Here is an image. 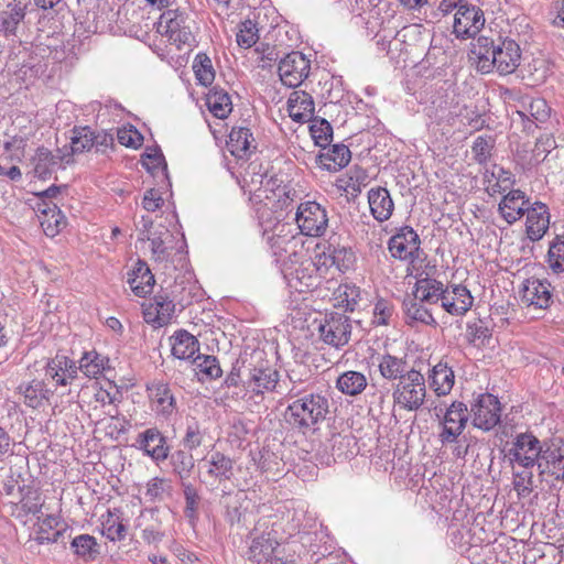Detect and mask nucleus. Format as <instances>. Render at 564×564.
<instances>
[{"label": "nucleus", "mask_w": 564, "mask_h": 564, "mask_svg": "<svg viewBox=\"0 0 564 564\" xmlns=\"http://www.w3.org/2000/svg\"><path fill=\"white\" fill-rule=\"evenodd\" d=\"M268 198L260 205L271 210H283L297 197L296 191L290 184H283L278 177H270L265 181Z\"/></svg>", "instance_id": "6ab92c4d"}, {"label": "nucleus", "mask_w": 564, "mask_h": 564, "mask_svg": "<svg viewBox=\"0 0 564 564\" xmlns=\"http://www.w3.org/2000/svg\"><path fill=\"white\" fill-rule=\"evenodd\" d=\"M351 159L350 150L345 144H334L327 152L317 156L318 164L330 172H337L348 165Z\"/></svg>", "instance_id": "4c0bfd02"}, {"label": "nucleus", "mask_w": 564, "mask_h": 564, "mask_svg": "<svg viewBox=\"0 0 564 564\" xmlns=\"http://www.w3.org/2000/svg\"><path fill=\"white\" fill-rule=\"evenodd\" d=\"M31 163L33 165L34 175L39 178L46 180L57 169L62 167L63 163H70V154L62 155L59 150L54 154L47 148L40 147L32 156Z\"/></svg>", "instance_id": "aec40b11"}, {"label": "nucleus", "mask_w": 564, "mask_h": 564, "mask_svg": "<svg viewBox=\"0 0 564 564\" xmlns=\"http://www.w3.org/2000/svg\"><path fill=\"white\" fill-rule=\"evenodd\" d=\"M137 447L155 462H163L169 457L170 447L166 437L156 427H150L137 436Z\"/></svg>", "instance_id": "412c9836"}, {"label": "nucleus", "mask_w": 564, "mask_h": 564, "mask_svg": "<svg viewBox=\"0 0 564 564\" xmlns=\"http://www.w3.org/2000/svg\"><path fill=\"white\" fill-rule=\"evenodd\" d=\"M171 465L173 471L184 481L191 476L195 459L187 449H177L171 455Z\"/></svg>", "instance_id": "de8ad7c7"}, {"label": "nucleus", "mask_w": 564, "mask_h": 564, "mask_svg": "<svg viewBox=\"0 0 564 564\" xmlns=\"http://www.w3.org/2000/svg\"><path fill=\"white\" fill-rule=\"evenodd\" d=\"M468 341L475 346L485 345L491 338V329L484 319H475L467 323Z\"/></svg>", "instance_id": "5fc2aeb1"}, {"label": "nucleus", "mask_w": 564, "mask_h": 564, "mask_svg": "<svg viewBox=\"0 0 564 564\" xmlns=\"http://www.w3.org/2000/svg\"><path fill=\"white\" fill-rule=\"evenodd\" d=\"M505 98L508 104L514 108V113L518 115L523 121L528 117V101L530 96L523 95L520 90L506 89Z\"/></svg>", "instance_id": "680f3d73"}, {"label": "nucleus", "mask_w": 564, "mask_h": 564, "mask_svg": "<svg viewBox=\"0 0 564 564\" xmlns=\"http://www.w3.org/2000/svg\"><path fill=\"white\" fill-rule=\"evenodd\" d=\"M25 17V4L21 0H12L0 12V31L6 35H14L19 23Z\"/></svg>", "instance_id": "ea45409f"}, {"label": "nucleus", "mask_w": 564, "mask_h": 564, "mask_svg": "<svg viewBox=\"0 0 564 564\" xmlns=\"http://www.w3.org/2000/svg\"><path fill=\"white\" fill-rule=\"evenodd\" d=\"M529 199L520 189H511L503 196L499 204V212L508 224H513L527 214V207H530Z\"/></svg>", "instance_id": "c85d7f7f"}, {"label": "nucleus", "mask_w": 564, "mask_h": 564, "mask_svg": "<svg viewBox=\"0 0 564 564\" xmlns=\"http://www.w3.org/2000/svg\"><path fill=\"white\" fill-rule=\"evenodd\" d=\"M550 107L543 98H533L530 96L528 101L527 120L532 122H544L550 116Z\"/></svg>", "instance_id": "0e129e2a"}, {"label": "nucleus", "mask_w": 564, "mask_h": 564, "mask_svg": "<svg viewBox=\"0 0 564 564\" xmlns=\"http://www.w3.org/2000/svg\"><path fill=\"white\" fill-rule=\"evenodd\" d=\"M205 436V429H203L195 419H192L191 421H187L182 444L185 449L193 452L203 444Z\"/></svg>", "instance_id": "603ef678"}, {"label": "nucleus", "mask_w": 564, "mask_h": 564, "mask_svg": "<svg viewBox=\"0 0 564 564\" xmlns=\"http://www.w3.org/2000/svg\"><path fill=\"white\" fill-rule=\"evenodd\" d=\"M542 454L540 441L532 433H520L516 436L508 456L511 462L522 467H533Z\"/></svg>", "instance_id": "4468645a"}, {"label": "nucleus", "mask_w": 564, "mask_h": 564, "mask_svg": "<svg viewBox=\"0 0 564 564\" xmlns=\"http://www.w3.org/2000/svg\"><path fill=\"white\" fill-rule=\"evenodd\" d=\"M170 488L166 479L154 477L147 484L145 499L150 502L163 501Z\"/></svg>", "instance_id": "bf43d9fd"}, {"label": "nucleus", "mask_w": 564, "mask_h": 564, "mask_svg": "<svg viewBox=\"0 0 564 564\" xmlns=\"http://www.w3.org/2000/svg\"><path fill=\"white\" fill-rule=\"evenodd\" d=\"M70 547L77 556L86 560H93L99 553L96 539L89 534L75 536L70 542Z\"/></svg>", "instance_id": "3c124183"}, {"label": "nucleus", "mask_w": 564, "mask_h": 564, "mask_svg": "<svg viewBox=\"0 0 564 564\" xmlns=\"http://www.w3.org/2000/svg\"><path fill=\"white\" fill-rule=\"evenodd\" d=\"M322 265L317 264V257L315 261H302L293 271L284 270V279L290 289L304 293L314 290L321 283L318 271Z\"/></svg>", "instance_id": "f8f14e48"}, {"label": "nucleus", "mask_w": 564, "mask_h": 564, "mask_svg": "<svg viewBox=\"0 0 564 564\" xmlns=\"http://www.w3.org/2000/svg\"><path fill=\"white\" fill-rule=\"evenodd\" d=\"M284 228V224L278 225L274 227V231L272 234H269L268 231H264L263 234L267 243L278 260L282 259L286 253L296 257L295 247L297 246V240L293 235L283 234Z\"/></svg>", "instance_id": "7c9ffc66"}, {"label": "nucleus", "mask_w": 564, "mask_h": 564, "mask_svg": "<svg viewBox=\"0 0 564 564\" xmlns=\"http://www.w3.org/2000/svg\"><path fill=\"white\" fill-rule=\"evenodd\" d=\"M174 313V301L164 292L158 293L150 303L142 304L144 322L155 328L170 324Z\"/></svg>", "instance_id": "dca6fc26"}, {"label": "nucleus", "mask_w": 564, "mask_h": 564, "mask_svg": "<svg viewBox=\"0 0 564 564\" xmlns=\"http://www.w3.org/2000/svg\"><path fill=\"white\" fill-rule=\"evenodd\" d=\"M310 72L311 59L299 51L288 53L278 64L280 80L290 88L299 87L308 77Z\"/></svg>", "instance_id": "423d86ee"}, {"label": "nucleus", "mask_w": 564, "mask_h": 564, "mask_svg": "<svg viewBox=\"0 0 564 564\" xmlns=\"http://www.w3.org/2000/svg\"><path fill=\"white\" fill-rule=\"evenodd\" d=\"M279 543L271 538L270 533H262L261 535L252 539L247 557L249 561L262 564H271V560H274L273 553Z\"/></svg>", "instance_id": "72a5a7b5"}, {"label": "nucleus", "mask_w": 564, "mask_h": 564, "mask_svg": "<svg viewBox=\"0 0 564 564\" xmlns=\"http://www.w3.org/2000/svg\"><path fill=\"white\" fill-rule=\"evenodd\" d=\"M183 494L185 498V516L189 519H194L196 517L199 496L196 488L186 481H182Z\"/></svg>", "instance_id": "774afa93"}, {"label": "nucleus", "mask_w": 564, "mask_h": 564, "mask_svg": "<svg viewBox=\"0 0 564 564\" xmlns=\"http://www.w3.org/2000/svg\"><path fill=\"white\" fill-rule=\"evenodd\" d=\"M311 121L310 131L315 144L325 148L333 139V128L330 123L323 118H313Z\"/></svg>", "instance_id": "864d4df0"}, {"label": "nucleus", "mask_w": 564, "mask_h": 564, "mask_svg": "<svg viewBox=\"0 0 564 564\" xmlns=\"http://www.w3.org/2000/svg\"><path fill=\"white\" fill-rule=\"evenodd\" d=\"M257 141L247 127H234L229 133L227 148L237 159H245L257 150Z\"/></svg>", "instance_id": "bb28decb"}, {"label": "nucleus", "mask_w": 564, "mask_h": 564, "mask_svg": "<svg viewBox=\"0 0 564 564\" xmlns=\"http://www.w3.org/2000/svg\"><path fill=\"white\" fill-rule=\"evenodd\" d=\"M547 262L553 272H564V236L557 235L550 243Z\"/></svg>", "instance_id": "13d9d810"}, {"label": "nucleus", "mask_w": 564, "mask_h": 564, "mask_svg": "<svg viewBox=\"0 0 564 564\" xmlns=\"http://www.w3.org/2000/svg\"><path fill=\"white\" fill-rule=\"evenodd\" d=\"M193 70L198 84L209 86L215 79L212 59L205 53H198L193 62Z\"/></svg>", "instance_id": "8fccbe9b"}, {"label": "nucleus", "mask_w": 564, "mask_h": 564, "mask_svg": "<svg viewBox=\"0 0 564 564\" xmlns=\"http://www.w3.org/2000/svg\"><path fill=\"white\" fill-rule=\"evenodd\" d=\"M171 235L167 229H164V231L159 232V235L153 234L152 237H148V240L150 241L152 258L155 261H164L169 257V250L165 246V238H170Z\"/></svg>", "instance_id": "69168bd1"}, {"label": "nucleus", "mask_w": 564, "mask_h": 564, "mask_svg": "<svg viewBox=\"0 0 564 564\" xmlns=\"http://www.w3.org/2000/svg\"><path fill=\"white\" fill-rule=\"evenodd\" d=\"M267 170L261 162L252 161L245 169L239 180V185L245 194H249V200L259 205L268 198L265 191Z\"/></svg>", "instance_id": "ddd939ff"}, {"label": "nucleus", "mask_w": 564, "mask_h": 564, "mask_svg": "<svg viewBox=\"0 0 564 564\" xmlns=\"http://www.w3.org/2000/svg\"><path fill=\"white\" fill-rule=\"evenodd\" d=\"M127 282L137 296L144 297L152 292L155 279L148 263L138 259L132 270L128 272Z\"/></svg>", "instance_id": "cd10ccee"}, {"label": "nucleus", "mask_w": 564, "mask_h": 564, "mask_svg": "<svg viewBox=\"0 0 564 564\" xmlns=\"http://www.w3.org/2000/svg\"><path fill=\"white\" fill-rule=\"evenodd\" d=\"M426 395L424 376L414 368L398 382L392 392L394 404L408 411L419 410Z\"/></svg>", "instance_id": "7ed1b4c3"}, {"label": "nucleus", "mask_w": 564, "mask_h": 564, "mask_svg": "<svg viewBox=\"0 0 564 564\" xmlns=\"http://www.w3.org/2000/svg\"><path fill=\"white\" fill-rule=\"evenodd\" d=\"M295 221L301 234L308 237H321L328 227L326 209L314 200H307L297 206Z\"/></svg>", "instance_id": "39448f33"}, {"label": "nucleus", "mask_w": 564, "mask_h": 564, "mask_svg": "<svg viewBox=\"0 0 564 564\" xmlns=\"http://www.w3.org/2000/svg\"><path fill=\"white\" fill-rule=\"evenodd\" d=\"M427 304L416 299L412 294H408L402 303V308L408 325L413 326L417 323L424 325L436 324Z\"/></svg>", "instance_id": "473e14b6"}, {"label": "nucleus", "mask_w": 564, "mask_h": 564, "mask_svg": "<svg viewBox=\"0 0 564 564\" xmlns=\"http://www.w3.org/2000/svg\"><path fill=\"white\" fill-rule=\"evenodd\" d=\"M68 357L63 355H56L54 358L50 359L45 366V376L46 378L53 380L56 386H66V373L64 372V367L67 366Z\"/></svg>", "instance_id": "6e6d98bb"}, {"label": "nucleus", "mask_w": 564, "mask_h": 564, "mask_svg": "<svg viewBox=\"0 0 564 564\" xmlns=\"http://www.w3.org/2000/svg\"><path fill=\"white\" fill-rule=\"evenodd\" d=\"M199 349V343L195 336L186 330H178L173 336L172 355L181 360H189Z\"/></svg>", "instance_id": "37998d69"}, {"label": "nucleus", "mask_w": 564, "mask_h": 564, "mask_svg": "<svg viewBox=\"0 0 564 564\" xmlns=\"http://www.w3.org/2000/svg\"><path fill=\"white\" fill-rule=\"evenodd\" d=\"M474 303L470 291L462 284L444 286V294L441 296V306L453 316L465 315Z\"/></svg>", "instance_id": "f3484780"}, {"label": "nucleus", "mask_w": 564, "mask_h": 564, "mask_svg": "<svg viewBox=\"0 0 564 564\" xmlns=\"http://www.w3.org/2000/svg\"><path fill=\"white\" fill-rule=\"evenodd\" d=\"M18 391L23 397V403L31 409L41 408L51 394L45 382L37 379L21 383Z\"/></svg>", "instance_id": "c9c22d12"}, {"label": "nucleus", "mask_w": 564, "mask_h": 564, "mask_svg": "<svg viewBox=\"0 0 564 564\" xmlns=\"http://www.w3.org/2000/svg\"><path fill=\"white\" fill-rule=\"evenodd\" d=\"M421 240L410 226L401 227L388 241V249L394 259L411 261L420 258Z\"/></svg>", "instance_id": "9d476101"}, {"label": "nucleus", "mask_w": 564, "mask_h": 564, "mask_svg": "<svg viewBox=\"0 0 564 564\" xmlns=\"http://www.w3.org/2000/svg\"><path fill=\"white\" fill-rule=\"evenodd\" d=\"M360 289L349 283L340 284L334 292L338 306L350 312L355 311L360 301Z\"/></svg>", "instance_id": "09e8293b"}, {"label": "nucleus", "mask_w": 564, "mask_h": 564, "mask_svg": "<svg viewBox=\"0 0 564 564\" xmlns=\"http://www.w3.org/2000/svg\"><path fill=\"white\" fill-rule=\"evenodd\" d=\"M315 105L313 97L304 90H294L288 99V112L297 123L308 122L314 118Z\"/></svg>", "instance_id": "a878e982"}, {"label": "nucleus", "mask_w": 564, "mask_h": 564, "mask_svg": "<svg viewBox=\"0 0 564 564\" xmlns=\"http://www.w3.org/2000/svg\"><path fill=\"white\" fill-rule=\"evenodd\" d=\"M198 373L203 375L205 379H217L221 376L223 370L219 366V362L215 356L210 355H197L193 359Z\"/></svg>", "instance_id": "4d7b16f0"}, {"label": "nucleus", "mask_w": 564, "mask_h": 564, "mask_svg": "<svg viewBox=\"0 0 564 564\" xmlns=\"http://www.w3.org/2000/svg\"><path fill=\"white\" fill-rule=\"evenodd\" d=\"M147 390L153 410L158 414L167 417L176 411V399L167 383L155 380L148 383Z\"/></svg>", "instance_id": "393cba45"}, {"label": "nucleus", "mask_w": 564, "mask_h": 564, "mask_svg": "<svg viewBox=\"0 0 564 564\" xmlns=\"http://www.w3.org/2000/svg\"><path fill=\"white\" fill-rule=\"evenodd\" d=\"M257 54V66L262 69L271 68L272 63L279 58V52L275 46L268 43H261L254 48Z\"/></svg>", "instance_id": "338daca9"}, {"label": "nucleus", "mask_w": 564, "mask_h": 564, "mask_svg": "<svg viewBox=\"0 0 564 564\" xmlns=\"http://www.w3.org/2000/svg\"><path fill=\"white\" fill-rule=\"evenodd\" d=\"M368 203L370 213L377 221L383 223L392 216L394 203L386 187L370 188L368 192Z\"/></svg>", "instance_id": "c756f323"}, {"label": "nucleus", "mask_w": 564, "mask_h": 564, "mask_svg": "<svg viewBox=\"0 0 564 564\" xmlns=\"http://www.w3.org/2000/svg\"><path fill=\"white\" fill-rule=\"evenodd\" d=\"M454 383L455 375L447 364L440 361L433 367L430 375V386L438 397L449 394Z\"/></svg>", "instance_id": "58836bf2"}, {"label": "nucleus", "mask_w": 564, "mask_h": 564, "mask_svg": "<svg viewBox=\"0 0 564 564\" xmlns=\"http://www.w3.org/2000/svg\"><path fill=\"white\" fill-rule=\"evenodd\" d=\"M252 14V19L247 18L238 24L236 41L241 48H250L256 45L260 37V30L263 29L259 21L260 12H253Z\"/></svg>", "instance_id": "a19ab883"}, {"label": "nucleus", "mask_w": 564, "mask_h": 564, "mask_svg": "<svg viewBox=\"0 0 564 564\" xmlns=\"http://www.w3.org/2000/svg\"><path fill=\"white\" fill-rule=\"evenodd\" d=\"M94 148V131L89 127H75L72 130L70 150L73 154L87 152Z\"/></svg>", "instance_id": "49530a36"}, {"label": "nucleus", "mask_w": 564, "mask_h": 564, "mask_svg": "<svg viewBox=\"0 0 564 564\" xmlns=\"http://www.w3.org/2000/svg\"><path fill=\"white\" fill-rule=\"evenodd\" d=\"M378 368L381 377L390 381H400L411 371L405 358L390 354L378 357Z\"/></svg>", "instance_id": "e433bc0d"}, {"label": "nucleus", "mask_w": 564, "mask_h": 564, "mask_svg": "<svg viewBox=\"0 0 564 564\" xmlns=\"http://www.w3.org/2000/svg\"><path fill=\"white\" fill-rule=\"evenodd\" d=\"M208 477L219 482L229 481L234 476V460L221 452L215 451L204 459Z\"/></svg>", "instance_id": "2f4dec72"}, {"label": "nucleus", "mask_w": 564, "mask_h": 564, "mask_svg": "<svg viewBox=\"0 0 564 564\" xmlns=\"http://www.w3.org/2000/svg\"><path fill=\"white\" fill-rule=\"evenodd\" d=\"M286 406L285 423L291 430L306 435L318 430L329 413V399L322 391L303 393Z\"/></svg>", "instance_id": "f03ea898"}, {"label": "nucleus", "mask_w": 564, "mask_h": 564, "mask_svg": "<svg viewBox=\"0 0 564 564\" xmlns=\"http://www.w3.org/2000/svg\"><path fill=\"white\" fill-rule=\"evenodd\" d=\"M469 419L467 405L460 401H454L444 414L443 429L438 437L442 444L454 443L464 432Z\"/></svg>", "instance_id": "2eb2a0df"}, {"label": "nucleus", "mask_w": 564, "mask_h": 564, "mask_svg": "<svg viewBox=\"0 0 564 564\" xmlns=\"http://www.w3.org/2000/svg\"><path fill=\"white\" fill-rule=\"evenodd\" d=\"M317 264L327 269L328 267H336L340 272L350 270L355 262L356 256L351 248L334 245L329 242L317 256Z\"/></svg>", "instance_id": "5701e85b"}, {"label": "nucleus", "mask_w": 564, "mask_h": 564, "mask_svg": "<svg viewBox=\"0 0 564 564\" xmlns=\"http://www.w3.org/2000/svg\"><path fill=\"white\" fill-rule=\"evenodd\" d=\"M247 495L245 491H238L232 502L227 505L226 519L230 524L240 523L245 517Z\"/></svg>", "instance_id": "052dcab7"}, {"label": "nucleus", "mask_w": 564, "mask_h": 564, "mask_svg": "<svg viewBox=\"0 0 564 564\" xmlns=\"http://www.w3.org/2000/svg\"><path fill=\"white\" fill-rule=\"evenodd\" d=\"M521 300L529 306L545 310L552 304L551 284L546 280L527 279L521 288Z\"/></svg>", "instance_id": "4be33fe9"}, {"label": "nucleus", "mask_w": 564, "mask_h": 564, "mask_svg": "<svg viewBox=\"0 0 564 564\" xmlns=\"http://www.w3.org/2000/svg\"><path fill=\"white\" fill-rule=\"evenodd\" d=\"M485 25V15L480 8L459 0L454 15L453 33L457 39L475 37Z\"/></svg>", "instance_id": "0eeeda50"}, {"label": "nucleus", "mask_w": 564, "mask_h": 564, "mask_svg": "<svg viewBox=\"0 0 564 564\" xmlns=\"http://www.w3.org/2000/svg\"><path fill=\"white\" fill-rule=\"evenodd\" d=\"M208 110L218 119L227 118L232 111V102L228 93L219 87H213L206 95Z\"/></svg>", "instance_id": "79ce46f5"}, {"label": "nucleus", "mask_w": 564, "mask_h": 564, "mask_svg": "<svg viewBox=\"0 0 564 564\" xmlns=\"http://www.w3.org/2000/svg\"><path fill=\"white\" fill-rule=\"evenodd\" d=\"M249 386L257 394L265 392L283 394L285 391L284 382H281L279 371L264 360H260L250 369Z\"/></svg>", "instance_id": "9b49d317"}, {"label": "nucleus", "mask_w": 564, "mask_h": 564, "mask_svg": "<svg viewBox=\"0 0 564 564\" xmlns=\"http://www.w3.org/2000/svg\"><path fill=\"white\" fill-rule=\"evenodd\" d=\"M158 32L181 48L182 45L191 46L195 42L188 17L180 10L164 11L158 22Z\"/></svg>", "instance_id": "20e7f679"}, {"label": "nucleus", "mask_w": 564, "mask_h": 564, "mask_svg": "<svg viewBox=\"0 0 564 564\" xmlns=\"http://www.w3.org/2000/svg\"><path fill=\"white\" fill-rule=\"evenodd\" d=\"M368 381L362 372L348 370L336 380V388L345 395L355 397L367 388Z\"/></svg>", "instance_id": "c03bdc74"}, {"label": "nucleus", "mask_w": 564, "mask_h": 564, "mask_svg": "<svg viewBox=\"0 0 564 564\" xmlns=\"http://www.w3.org/2000/svg\"><path fill=\"white\" fill-rule=\"evenodd\" d=\"M368 173L359 166L349 170L345 181L344 189L351 193H360L362 187L367 185Z\"/></svg>", "instance_id": "e2e57ef3"}, {"label": "nucleus", "mask_w": 564, "mask_h": 564, "mask_svg": "<svg viewBox=\"0 0 564 564\" xmlns=\"http://www.w3.org/2000/svg\"><path fill=\"white\" fill-rule=\"evenodd\" d=\"M470 413L473 416V425L488 432L500 422V402L498 398L491 393H479L474 403H471Z\"/></svg>", "instance_id": "6e6552de"}, {"label": "nucleus", "mask_w": 564, "mask_h": 564, "mask_svg": "<svg viewBox=\"0 0 564 564\" xmlns=\"http://www.w3.org/2000/svg\"><path fill=\"white\" fill-rule=\"evenodd\" d=\"M422 275L423 273L417 276L412 295L426 304L437 303L444 294L445 285L436 279Z\"/></svg>", "instance_id": "f704fd0d"}, {"label": "nucleus", "mask_w": 564, "mask_h": 564, "mask_svg": "<svg viewBox=\"0 0 564 564\" xmlns=\"http://www.w3.org/2000/svg\"><path fill=\"white\" fill-rule=\"evenodd\" d=\"M550 226V213L545 204L535 202L527 207L525 231L531 241H539Z\"/></svg>", "instance_id": "b1692460"}, {"label": "nucleus", "mask_w": 564, "mask_h": 564, "mask_svg": "<svg viewBox=\"0 0 564 564\" xmlns=\"http://www.w3.org/2000/svg\"><path fill=\"white\" fill-rule=\"evenodd\" d=\"M318 332L325 344L337 349L344 347L348 344L351 335L350 318L340 313H330L319 324Z\"/></svg>", "instance_id": "1a4fd4ad"}, {"label": "nucleus", "mask_w": 564, "mask_h": 564, "mask_svg": "<svg viewBox=\"0 0 564 564\" xmlns=\"http://www.w3.org/2000/svg\"><path fill=\"white\" fill-rule=\"evenodd\" d=\"M470 53L479 73L490 74L496 70L501 76L514 73L522 56L520 45L514 40L501 36L495 40L485 35L476 40Z\"/></svg>", "instance_id": "f257e3e1"}, {"label": "nucleus", "mask_w": 564, "mask_h": 564, "mask_svg": "<svg viewBox=\"0 0 564 564\" xmlns=\"http://www.w3.org/2000/svg\"><path fill=\"white\" fill-rule=\"evenodd\" d=\"M69 528L59 517L47 514L45 518L37 516L35 535L33 540L42 544L64 542L66 535L69 538Z\"/></svg>", "instance_id": "a211bd4d"}, {"label": "nucleus", "mask_w": 564, "mask_h": 564, "mask_svg": "<svg viewBox=\"0 0 564 564\" xmlns=\"http://www.w3.org/2000/svg\"><path fill=\"white\" fill-rule=\"evenodd\" d=\"M109 358L96 350L86 351L79 360V370L88 378H97L108 367Z\"/></svg>", "instance_id": "a18cd8bd"}]
</instances>
